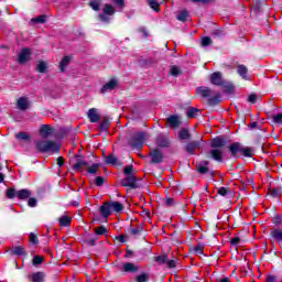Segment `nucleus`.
Listing matches in <instances>:
<instances>
[{
  "mask_svg": "<svg viewBox=\"0 0 282 282\" xmlns=\"http://www.w3.org/2000/svg\"><path fill=\"white\" fill-rule=\"evenodd\" d=\"M35 148L41 153H58L61 145L54 141L48 140H36Z\"/></svg>",
  "mask_w": 282,
  "mask_h": 282,
  "instance_id": "1",
  "label": "nucleus"
},
{
  "mask_svg": "<svg viewBox=\"0 0 282 282\" xmlns=\"http://www.w3.org/2000/svg\"><path fill=\"white\" fill-rule=\"evenodd\" d=\"M196 94L197 96L207 99L208 105H217V102H219V94L206 86L198 87Z\"/></svg>",
  "mask_w": 282,
  "mask_h": 282,
  "instance_id": "2",
  "label": "nucleus"
},
{
  "mask_svg": "<svg viewBox=\"0 0 282 282\" xmlns=\"http://www.w3.org/2000/svg\"><path fill=\"white\" fill-rule=\"evenodd\" d=\"M69 164L73 171H77L78 173H83L87 169V161H85L83 155L75 154L69 159Z\"/></svg>",
  "mask_w": 282,
  "mask_h": 282,
  "instance_id": "3",
  "label": "nucleus"
},
{
  "mask_svg": "<svg viewBox=\"0 0 282 282\" xmlns=\"http://www.w3.org/2000/svg\"><path fill=\"white\" fill-rule=\"evenodd\" d=\"M144 140H147V134L144 132H139L133 135V138L129 141V144L132 149H142Z\"/></svg>",
  "mask_w": 282,
  "mask_h": 282,
  "instance_id": "4",
  "label": "nucleus"
},
{
  "mask_svg": "<svg viewBox=\"0 0 282 282\" xmlns=\"http://www.w3.org/2000/svg\"><path fill=\"white\" fill-rule=\"evenodd\" d=\"M116 14V9L111 4H105L102 9V13L99 14L100 21H109V17H113Z\"/></svg>",
  "mask_w": 282,
  "mask_h": 282,
  "instance_id": "5",
  "label": "nucleus"
},
{
  "mask_svg": "<svg viewBox=\"0 0 282 282\" xmlns=\"http://www.w3.org/2000/svg\"><path fill=\"white\" fill-rule=\"evenodd\" d=\"M119 184L126 186L127 188H138V178L135 177H123L119 178Z\"/></svg>",
  "mask_w": 282,
  "mask_h": 282,
  "instance_id": "6",
  "label": "nucleus"
},
{
  "mask_svg": "<svg viewBox=\"0 0 282 282\" xmlns=\"http://www.w3.org/2000/svg\"><path fill=\"white\" fill-rule=\"evenodd\" d=\"M40 135L41 138L47 139L54 135V128L50 124H43L40 127Z\"/></svg>",
  "mask_w": 282,
  "mask_h": 282,
  "instance_id": "7",
  "label": "nucleus"
},
{
  "mask_svg": "<svg viewBox=\"0 0 282 282\" xmlns=\"http://www.w3.org/2000/svg\"><path fill=\"white\" fill-rule=\"evenodd\" d=\"M232 158H241L243 145L241 143H232L228 147Z\"/></svg>",
  "mask_w": 282,
  "mask_h": 282,
  "instance_id": "8",
  "label": "nucleus"
},
{
  "mask_svg": "<svg viewBox=\"0 0 282 282\" xmlns=\"http://www.w3.org/2000/svg\"><path fill=\"white\" fill-rule=\"evenodd\" d=\"M209 80L212 83V85H216L218 87H220L221 85H224V77L221 75L220 72H215L209 76Z\"/></svg>",
  "mask_w": 282,
  "mask_h": 282,
  "instance_id": "9",
  "label": "nucleus"
},
{
  "mask_svg": "<svg viewBox=\"0 0 282 282\" xmlns=\"http://www.w3.org/2000/svg\"><path fill=\"white\" fill-rule=\"evenodd\" d=\"M32 56V52L30 48H22L18 56V61L21 65H24V63H28L30 61V57Z\"/></svg>",
  "mask_w": 282,
  "mask_h": 282,
  "instance_id": "10",
  "label": "nucleus"
},
{
  "mask_svg": "<svg viewBox=\"0 0 282 282\" xmlns=\"http://www.w3.org/2000/svg\"><path fill=\"white\" fill-rule=\"evenodd\" d=\"M117 87H118V79L112 78L102 86L100 93L107 94V91H113V89H116Z\"/></svg>",
  "mask_w": 282,
  "mask_h": 282,
  "instance_id": "11",
  "label": "nucleus"
},
{
  "mask_svg": "<svg viewBox=\"0 0 282 282\" xmlns=\"http://www.w3.org/2000/svg\"><path fill=\"white\" fill-rule=\"evenodd\" d=\"M209 155L210 158H213V160H215L216 162H224V152L221 151V149H212L209 151Z\"/></svg>",
  "mask_w": 282,
  "mask_h": 282,
  "instance_id": "12",
  "label": "nucleus"
},
{
  "mask_svg": "<svg viewBox=\"0 0 282 282\" xmlns=\"http://www.w3.org/2000/svg\"><path fill=\"white\" fill-rule=\"evenodd\" d=\"M17 107L18 109H20L21 111H25V109H29L30 107V101L28 100V97H20L17 100Z\"/></svg>",
  "mask_w": 282,
  "mask_h": 282,
  "instance_id": "13",
  "label": "nucleus"
},
{
  "mask_svg": "<svg viewBox=\"0 0 282 282\" xmlns=\"http://www.w3.org/2000/svg\"><path fill=\"white\" fill-rule=\"evenodd\" d=\"M87 116L90 122H98V120H100V115L98 113V109L96 108L89 109Z\"/></svg>",
  "mask_w": 282,
  "mask_h": 282,
  "instance_id": "14",
  "label": "nucleus"
},
{
  "mask_svg": "<svg viewBox=\"0 0 282 282\" xmlns=\"http://www.w3.org/2000/svg\"><path fill=\"white\" fill-rule=\"evenodd\" d=\"M121 272H132V273L138 272V265L131 262H124L121 265Z\"/></svg>",
  "mask_w": 282,
  "mask_h": 282,
  "instance_id": "15",
  "label": "nucleus"
},
{
  "mask_svg": "<svg viewBox=\"0 0 282 282\" xmlns=\"http://www.w3.org/2000/svg\"><path fill=\"white\" fill-rule=\"evenodd\" d=\"M166 123L172 129H177L180 127V117L178 116H171L166 119Z\"/></svg>",
  "mask_w": 282,
  "mask_h": 282,
  "instance_id": "16",
  "label": "nucleus"
},
{
  "mask_svg": "<svg viewBox=\"0 0 282 282\" xmlns=\"http://www.w3.org/2000/svg\"><path fill=\"white\" fill-rule=\"evenodd\" d=\"M44 279H45V273L43 272H35L29 275V281H32V282H43Z\"/></svg>",
  "mask_w": 282,
  "mask_h": 282,
  "instance_id": "17",
  "label": "nucleus"
},
{
  "mask_svg": "<svg viewBox=\"0 0 282 282\" xmlns=\"http://www.w3.org/2000/svg\"><path fill=\"white\" fill-rule=\"evenodd\" d=\"M108 204L110 205L111 213H122V210L124 209V206H122V204L119 202H111Z\"/></svg>",
  "mask_w": 282,
  "mask_h": 282,
  "instance_id": "18",
  "label": "nucleus"
},
{
  "mask_svg": "<svg viewBox=\"0 0 282 282\" xmlns=\"http://www.w3.org/2000/svg\"><path fill=\"white\" fill-rule=\"evenodd\" d=\"M150 158H151L152 162H154L155 164L162 162V160H163L162 153L158 150L152 151L150 153Z\"/></svg>",
  "mask_w": 282,
  "mask_h": 282,
  "instance_id": "19",
  "label": "nucleus"
},
{
  "mask_svg": "<svg viewBox=\"0 0 282 282\" xmlns=\"http://www.w3.org/2000/svg\"><path fill=\"white\" fill-rule=\"evenodd\" d=\"M58 221L62 228H67V226H70L72 224V217L63 215L62 217L58 218Z\"/></svg>",
  "mask_w": 282,
  "mask_h": 282,
  "instance_id": "20",
  "label": "nucleus"
},
{
  "mask_svg": "<svg viewBox=\"0 0 282 282\" xmlns=\"http://www.w3.org/2000/svg\"><path fill=\"white\" fill-rule=\"evenodd\" d=\"M69 63H72V56H69V55L64 56L59 63L61 72H65V69H67V65H69Z\"/></svg>",
  "mask_w": 282,
  "mask_h": 282,
  "instance_id": "21",
  "label": "nucleus"
},
{
  "mask_svg": "<svg viewBox=\"0 0 282 282\" xmlns=\"http://www.w3.org/2000/svg\"><path fill=\"white\" fill-rule=\"evenodd\" d=\"M100 213L106 219L107 217H109V215H111V206L109 205V203H106L100 207Z\"/></svg>",
  "mask_w": 282,
  "mask_h": 282,
  "instance_id": "22",
  "label": "nucleus"
},
{
  "mask_svg": "<svg viewBox=\"0 0 282 282\" xmlns=\"http://www.w3.org/2000/svg\"><path fill=\"white\" fill-rule=\"evenodd\" d=\"M197 147H199V142L197 141H192L189 143L186 144L185 147V151L187 153H195V149H197Z\"/></svg>",
  "mask_w": 282,
  "mask_h": 282,
  "instance_id": "23",
  "label": "nucleus"
},
{
  "mask_svg": "<svg viewBox=\"0 0 282 282\" xmlns=\"http://www.w3.org/2000/svg\"><path fill=\"white\" fill-rule=\"evenodd\" d=\"M224 139L221 138H216V139H213L212 141V148L213 149H223L224 148Z\"/></svg>",
  "mask_w": 282,
  "mask_h": 282,
  "instance_id": "24",
  "label": "nucleus"
},
{
  "mask_svg": "<svg viewBox=\"0 0 282 282\" xmlns=\"http://www.w3.org/2000/svg\"><path fill=\"white\" fill-rule=\"evenodd\" d=\"M31 193L28 189H20L17 192L18 199H28L30 197Z\"/></svg>",
  "mask_w": 282,
  "mask_h": 282,
  "instance_id": "25",
  "label": "nucleus"
},
{
  "mask_svg": "<svg viewBox=\"0 0 282 282\" xmlns=\"http://www.w3.org/2000/svg\"><path fill=\"white\" fill-rule=\"evenodd\" d=\"M178 138L180 140H191V133L186 129H181L178 131Z\"/></svg>",
  "mask_w": 282,
  "mask_h": 282,
  "instance_id": "26",
  "label": "nucleus"
},
{
  "mask_svg": "<svg viewBox=\"0 0 282 282\" xmlns=\"http://www.w3.org/2000/svg\"><path fill=\"white\" fill-rule=\"evenodd\" d=\"M98 169H100V165L98 163H95L86 167V171L87 173H89V175H96V173H98Z\"/></svg>",
  "mask_w": 282,
  "mask_h": 282,
  "instance_id": "27",
  "label": "nucleus"
},
{
  "mask_svg": "<svg viewBox=\"0 0 282 282\" xmlns=\"http://www.w3.org/2000/svg\"><path fill=\"white\" fill-rule=\"evenodd\" d=\"M271 237H273V239H275V241H278L279 243H281L282 241V230L281 229H275L271 232Z\"/></svg>",
  "mask_w": 282,
  "mask_h": 282,
  "instance_id": "28",
  "label": "nucleus"
},
{
  "mask_svg": "<svg viewBox=\"0 0 282 282\" xmlns=\"http://www.w3.org/2000/svg\"><path fill=\"white\" fill-rule=\"evenodd\" d=\"M36 70L40 72V74H45L47 72V63L39 62L36 65Z\"/></svg>",
  "mask_w": 282,
  "mask_h": 282,
  "instance_id": "29",
  "label": "nucleus"
},
{
  "mask_svg": "<svg viewBox=\"0 0 282 282\" xmlns=\"http://www.w3.org/2000/svg\"><path fill=\"white\" fill-rule=\"evenodd\" d=\"M101 3H102V2H101L100 0H91V1L89 2V6H90L91 9L95 10V12H98V10H100Z\"/></svg>",
  "mask_w": 282,
  "mask_h": 282,
  "instance_id": "30",
  "label": "nucleus"
},
{
  "mask_svg": "<svg viewBox=\"0 0 282 282\" xmlns=\"http://www.w3.org/2000/svg\"><path fill=\"white\" fill-rule=\"evenodd\" d=\"M106 163H107V164H112V166H118V164H120V163L118 162V159H116V156H113V155L107 156V158H106Z\"/></svg>",
  "mask_w": 282,
  "mask_h": 282,
  "instance_id": "31",
  "label": "nucleus"
},
{
  "mask_svg": "<svg viewBox=\"0 0 282 282\" xmlns=\"http://www.w3.org/2000/svg\"><path fill=\"white\" fill-rule=\"evenodd\" d=\"M238 74H239V76H241L242 78H247V74H248V68L246 67V66H243V65H239L238 66Z\"/></svg>",
  "mask_w": 282,
  "mask_h": 282,
  "instance_id": "32",
  "label": "nucleus"
},
{
  "mask_svg": "<svg viewBox=\"0 0 282 282\" xmlns=\"http://www.w3.org/2000/svg\"><path fill=\"white\" fill-rule=\"evenodd\" d=\"M148 3L150 6V8H152V10H154L155 12H160V3L155 0H148Z\"/></svg>",
  "mask_w": 282,
  "mask_h": 282,
  "instance_id": "33",
  "label": "nucleus"
},
{
  "mask_svg": "<svg viewBox=\"0 0 282 282\" xmlns=\"http://www.w3.org/2000/svg\"><path fill=\"white\" fill-rule=\"evenodd\" d=\"M240 155H245V158H252V150L242 145Z\"/></svg>",
  "mask_w": 282,
  "mask_h": 282,
  "instance_id": "34",
  "label": "nucleus"
},
{
  "mask_svg": "<svg viewBox=\"0 0 282 282\" xmlns=\"http://www.w3.org/2000/svg\"><path fill=\"white\" fill-rule=\"evenodd\" d=\"M137 282H149V274L148 273H141L135 276Z\"/></svg>",
  "mask_w": 282,
  "mask_h": 282,
  "instance_id": "35",
  "label": "nucleus"
},
{
  "mask_svg": "<svg viewBox=\"0 0 282 282\" xmlns=\"http://www.w3.org/2000/svg\"><path fill=\"white\" fill-rule=\"evenodd\" d=\"M12 254H25V249L23 247H13L11 250Z\"/></svg>",
  "mask_w": 282,
  "mask_h": 282,
  "instance_id": "36",
  "label": "nucleus"
},
{
  "mask_svg": "<svg viewBox=\"0 0 282 282\" xmlns=\"http://www.w3.org/2000/svg\"><path fill=\"white\" fill-rule=\"evenodd\" d=\"M170 74L171 76H180V74H182V69H180L178 66H172L170 68Z\"/></svg>",
  "mask_w": 282,
  "mask_h": 282,
  "instance_id": "37",
  "label": "nucleus"
},
{
  "mask_svg": "<svg viewBox=\"0 0 282 282\" xmlns=\"http://www.w3.org/2000/svg\"><path fill=\"white\" fill-rule=\"evenodd\" d=\"M123 173L124 175H128V176L135 175V170H133L132 165H129L123 169Z\"/></svg>",
  "mask_w": 282,
  "mask_h": 282,
  "instance_id": "38",
  "label": "nucleus"
},
{
  "mask_svg": "<svg viewBox=\"0 0 282 282\" xmlns=\"http://www.w3.org/2000/svg\"><path fill=\"white\" fill-rule=\"evenodd\" d=\"M197 113H199V109H197V108H189L187 110L188 118H195V116H197Z\"/></svg>",
  "mask_w": 282,
  "mask_h": 282,
  "instance_id": "39",
  "label": "nucleus"
},
{
  "mask_svg": "<svg viewBox=\"0 0 282 282\" xmlns=\"http://www.w3.org/2000/svg\"><path fill=\"white\" fill-rule=\"evenodd\" d=\"M186 19H188V11H186V10L181 11L177 15V20L178 21H186Z\"/></svg>",
  "mask_w": 282,
  "mask_h": 282,
  "instance_id": "40",
  "label": "nucleus"
},
{
  "mask_svg": "<svg viewBox=\"0 0 282 282\" xmlns=\"http://www.w3.org/2000/svg\"><path fill=\"white\" fill-rule=\"evenodd\" d=\"M198 173H200V175H205V173H208V167L202 165V164H197L196 166Z\"/></svg>",
  "mask_w": 282,
  "mask_h": 282,
  "instance_id": "41",
  "label": "nucleus"
},
{
  "mask_svg": "<svg viewBox=\"0 0 282 282\" xmlns=\"http://www.w3.org/2000/svg\"><path fill=\"white\" fill-rule=\"evenodd\" d=\"M7 197H8L9 199H14V197H17V192L14 191V188H9V189L7 191Z\"/></svg>",
  "mask_w": 282,
  "mask_h": 282,
  "instance_id": "42",
  "label": "nucleus"
},
{
  "mask_svg": "<svg viewBox=\"0 0 282 282\" xmlns=\"http://www.w3.org/2000/svg\"><path fill=\"white\" fill-rule=\"evenodd\" d=\"M107 234V229L102 226H99L97 228H95V235H106Z\"/></svg>",
  "mask_w": 282,
  "mask_h": 282,
  "instance_id": "43",
  "label": "nucleus"
},
{
  "mask_svg": "<svg viewBox=\"0 0 282 282\" xmlns=\"http://www.w3.org/2000/svg\"><path fill=\"white\" fill-rule=\"evenodd\" d=\"M15 138H18V140H30V135H28V133L25 132H20L15 134Z\"/></svg>",
  "mask_w": 282,
  "mask_h": 282,
  "instance_id": "44",
  "label": "nucleus"
},
{
  "mask_svg": "<svg viewBox=\"0 0 282 282\" xmlns=\"http://www.w3.org/2000/svg\"><path fill=\"white\" fill-rule=\"evenodd\" d=\"M41 263H43V257L35 256L33 258V265H41Z\"/></svg>",
  "mask_w": 282,
  "mask_h": 282,
  "instance_id": "45",
  "label": "nucleus"
},
{
  "mask_svg": "<svg viewBox=\"0 0 282 282\" xmlns=\"http://www.w3.org/2000/svg\"><path fill=\"white\" fill-rule=\"evenodd\" d=\"M33 23H45V15H40L37 18L32 19Z\"/></svg>",
  "mask_w": 282,
  "mask_h": 282,
  "instance_id": "46",
  "label": "nucleus"
},
{
  "mask_svg": "<svg viewBox=\"0 0 282 282\" xmlns=\"http://www.w3.org/2000/svg\"><path fill=\"white\" fill-rule=\"evenodd\" d=\"M259 96H257L256 94H251L248 97V102H251V105H254V102H257Z\"/></svg>",
  "mask_w": 282,
  "mask_h": 282,
  "instance_id": "47",
  "label": "nucleus"
},
{
  "mask_svg": "<svg viewBox=\"0 0 282 282\" xmlns=\"http://www.w3.org/2000/svg\"><path fill=\"white\" fill-rule=\"evenodd\" d=\"M210 43H212L210 37L205 36V37L202 39L203 47H206V46L210 45Z\"/></svg>",
  "mask_w": 282,
  "mask_h": 282,
  "instance_id": "48",
  "label": "nucleus"
},
{
  "mask_svg": "<svg viewBox=\"0 0 282 282\" xmlns=\"http://www.w3.org/2000/svg\"><path fill=\"white\" fill-rule=\"evenodd\" d=\"M29 241H30L31 243H39V238H37L36 235H34V234H30V236H29Z\"/></svg>",
  "mask_w": 282,
  "mask_h": 282,
  "instance_id": "49",
  "label": "nucleus"
},
{
  "mask_svg": "<svg viewBox=\"0 0 282 282\" xmlns=\"http://www.w3.org/2000/svg\"><path fill=\"white\" fill-rule=\"evenodd\" d=\"M154 261H156V263H164V261H166V256H158L154 258Z\"/></svg>",
  "mask_w": 282,
  "mask_h": 282,
  "instance_id": "50",
  "label": "nucleus"
},
{
  "mask_svg": "<svg viewBox=\"0 0 282 282\" xmlns=\"http://www.w3.org/2000/svg\"><path fill=\"white\" fill-rule=\"evenodd\" d=\"M94 182H95L96 186H102V184H105V178H102V177H96V178L94 180Z\"/></svg>",
  "mask_w": 282,
  "mask_h": 282,
  "instance_id": "51",
  "label": "nucleus"
},
{
  "mask_svg": "<svg viewBox=\"0 0 282 282\" xmlns=\"http://www.w3.org/2000/svg\"><path fill=\"white\" fill-rule=\"evenodd\" d=\"M218 195H221L223 197H226V195H228V188L226 187H220L218 189Z\"/></svg>",
  "mask_w": 282,
  "mask_h": 282,
  "instance_id": "52",
  "label": "nucleus"
},
{
  "mask_svg": "<svg viewBox=\"0 0 282 282\" xmlns=\"http://www.w3.org/2000/svg\"><path fill=\"white\" fill-rule=\"evenodd\" d=\"M164 204L165 206H173L175 204V200H173V198H165Z\"/></svg>",
  "mask_w": 282,
  "mask_h": 282,
  "instance_id": "53",
  "label": "nucleus"
},
{
  "mask_svg": "<svg viewBox=\"0 0 282 282\" xmlns=\"http://www.w3.org/2000/svg\"><path fill=\"white\" fill-rule=\"evenodd\" d=\"M118 8H124V0H112Z\"/></svg>",
  "mask_w": 282,
  "mask_h": 282,
  "instance_id": "54",
  "label": "nucleus"
},
{
  "mask_svg": "<svg viewBox=\"0 0 282 282\" xmlns=\"http://www.w3.org/2000/svg\"><path fill=\"white\" fill-rule=\"evenodd\" d=\"M56 164L57 166H63L65 164V159H63V156L57 158Z\"/></svg>",
  "mask_w": 282,
  "mask_h": 282,
  "instance_id": "55",
  "label": "nucleus"
},
{
  "mask_svg": "<svg viewBox=\"0 0 282 282\" xmlns=\"http://www.w3.org/2000/svg\"><path fill=\"white\" fill-rule=\"evenodd\" d=\"M28 204H29V206H30L31 208H34V206H36V200H35V198H29Z\"/></svg>",
  "mask_w": 282,
  "mask_h": 282,
  "instance_id": "56",
  "label": "nucleus"
},
{
  "mask_svg": "<svg viewBox=\"0 0 282 282\" xmlns=\"http://www.w3.org/2000/svg\"><path fill=\"white\" fill-rule=\"evenodd\" d=\"M194 252L196 254H202V252H204V249H202V247L197 246V247L194 248Z\"/></svg>",
  "mask_w": 282,
  "mask_h": 282,
  "instance_id": "57",
  "label": "nucleus"
},
{
  "mask_svg": "<svg viewBox=\"0 0 282 282\" xmlns=\"http://www.w3.org/2000/svg\"><path fill=\"white\" fill-rule=\"evenodd\" d=\"M158 145L159 147H169V141L164 140L163 142L160 141V139L158 140Z\"/></svg>",
  "mask_w": 282,
  "mask_h": 282,
  "instance_id": "58",
  "label": "nucleus"
},
{
  "mask_svg": "<svg viewBox=\"0 0 282 282\" xmlns=\"http://www.w3.org/2000/svg\"><path fill=\"white\" fill-rule=\"evenodd\" d=\"M241 241V239H239V238H232L231 239V243H232V246H239V242Z\"/></svg>",
  "mask_w": 282,
  "mask_h": 282,
  "instance_id": "59",
  "label": "nucleus"
},
{
  "mask_svg": "<svg viewBox=\"0 0 282 282\" xmlns=\"http://www.w3.org/2000/svg\"><path fill=\"white\" fill-rule=\"evenodd\" d=\"M166 263H167V268H175L176 265L175 260H169Z\"/></svg>",
  "mask_w": 282,
  "mask_h": 282,
  "instance_id": "60",
  "label": "nucleus"
},
{
  "mask_svg": "<svg viewBox=\"0 0 282 282\" xmlns=\"http://www.w3.org/2000/svg\"><path fill=\"white\" fill-rule=\"evenodd\" d=\"M193 3H210V0H192Z\"/></svg>",
  "mask_w": 282,
  "mask_h": 282,
  "instance_id": "61",
  "label": "nucleus"
},
{
  "mask_svg": "<svg viewBox=\"0 0 282 282\" xmlns=\"http://www.w3.org/2000/svg\"><path fill=\"white\" fill-rule=\"evenodd\" d=\"M275 281H276L275 276H273V275L267 276V282H275Z\"/></svg>",
  "mask_w": 282,
  "mask_h": 282,
  "instance_id": "62",
  "label": "nucleus"
},
{
  "mask_svg": "<svg viewBox=\"0 0 282 282\" xmlns=\"http://www.w3.org/2000/svg\"><path fill=\"white\" fill-rule=\"evenodd\" d=\"M218 282H228V278L220 279Z\"/></svg>",
  "mask_w": 282,
  "mask_h": 282,
  "instance_id": "63",
  "label": "nucleus"
},
{
  "mask_svg": "<svg viewBox=\"0 0 282 282\" xmlns=\"http://www.w3.org/2000/svg\"><path fill=\"white\" fill-rule=\"evenodd\" d=\"M119 241H121V243L124 242V236H120Z\"/></svg>",
  "mask_w": 282,
  "mask_h": 282,
  "instance_id": "64",
  "label": "nucleus"
}]
</instances>
